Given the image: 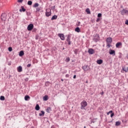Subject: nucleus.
<instances>
[{
  "label": "nucleus",
  "instance_id": "obj_11",
  "mask_svg": "<svg viewBox=\"0 0 128 128\" xmlns=\"http://www.w3.org/2000/svg\"><path fill=\"white\" fill-rule=\"evenodd\" d=\"M26 8H24V7L23 6H21V8L20 9L19 11L20 12H26Z\"/></svg>",
  "mask_w": 128,
  "mask_h": 128
},
{
  "label": "nucleus",
  "instance_id": "obj_18",
  "mask_svg": "<svg viewBox=\"0 0 128 128\" xmlns=\"http://www.w3.org/2000/svg\"><path fill=\"white\" fill-rule=\"evenodd\" d=\"M86 12L88 14H90V8H87L86 10Z\"/></svg>",
  "mask_w": 128,
  "mask_h": 128
},
{
  "label": "nucleus",
  "instance_id": "obj_25",
  "mask_svg": "<svg viewBox=\"0 0 128 128\" xmlns=\"http://www.w3.org/2000/svg\"><path fill=\"white\" fill-rule=\"evenodd\" d=\"M0 100H5L4 96H0Z\"/></svg>",
  "mask_w": 128,
  "mask_h": 128
},
{
  "label": "nucleus",
  "instance_id": "obj_15",
  "mask_svg": "<svg viewBox=\"0 0 128 128\" xmlns=\"http://www.w3.org/2000/svg\"><path fill=\"white\" fill-rule=\"evenodd\" d=\"M75 32H80V28L79 27H76L75 28Z\"/></svg>",
  "mask_w": 128,
  "mask_h": 128
},
{
  "label": "nucleus",
  "instance_id": "obj_12",
  "mask_svg": "<svg viewBox=\"0 0 128 128\" xmlns=\"http://www.w3.org/2000/svg\"><path fill=\"white\" fill-rule=\"evenodd\" d=\"M24 55V51L23 50L20 51V52L19 53V56H22Z\"/></svg>",
  "mask_w": 128,
  "mask_h": 128
},
{
  "label": "nucleus",
  "instance_id": "obj_23",
  "mask_svg": "<svg viewBox=\"0 0 128 128\" xmlns=\"http://www.w3.org/2000/svg\"><path fill=\"white\" fill-rule=\"evenodd\" d=\"M46 16H50L52 14V13L50 12H46Z\"/></svg>",
  "mask_w": 128,
  "mask_h": 128
},
{
  "label": "nucleus",
  "instance_id": "obj_28",
  "mask_svg": "<svg viewBox=\"0 0 128 128\" xmlns=\"http://www.w3.org/2000/svg\"><path fill=\"white\" fill-rule=\"evenodd\" d=\"M40 7H38L36 8V12H40Z\"/></svg>",
  "mask_w": 128,
  "mask_h": 128
},
{
  "label": "nucleus",
  "instance_id": "obj_47",
  "mask_svg": "<svg viewBox=\"0 0 128 128\" xmlns=\"http://www.w3.org/2000/svg\"><path fill=\"white\" fill-rule=\"evenodd\" d=\"M82 69H83V70H84V67L82 68Z\"/></svg>",
  "mask_w": 128,
  "mask_h": 128
},
{
  "label": "nucleus",
  "instance_id": "obj_40",
  "mask_svg": "<svg viewBox=\"0 0 128 128\" xmlns=\"http://www.w3.org/2000/svg\"><path fill=\"white\" fill-rule=\"evenodd\" d=\"M125 24L128 25V20H126L125 22Z\"/></svg>",
  "mask_w": 128,
  "mask_h": 128
},
{
  "label": "nucleus",
  "instance_id": "obj_10",
  "mask_svg": "<svg viewBox=\"0 0 128 128\" xmlns=\"http://www.w3.org/2000/svg\"><path fill=\"white\" fill-rule=\"evenodd\" d=\"M17 70L18 72H22V66H19L17 68Z\"/></svg>",
  "mask_w": 128,
  "mask_h": 128
},
{
  "label": "nucleus",
  "instance_id": "obj_44",
  "mask_svg": "<svg viewBox=\"0 0 128 128\" xmlns=\"http://www.w3.org/2000/svg\"><path fill=\"white\" fill-rule=\"evenodd\" d=\"M25 80H28V78H26L25 79Z\"/></svg>",
  "mask_w": 128,
  "mask_h": 128
},
{
  "label": "nucleus",
  "instance_id": "obj_29",
  "mask_svg": "<svg viewBox=\"0 0 128 128\" xmlns=\"http://www.w3.org/2000/svg\"><path fill=\"white\" fill-rule=\"evenodd\" d=\"M8 50H9V52H12V47H9Z\"/></svg>",
  "mask_w": 128,
  "mask_h": 128
},
{
  "label": "nucleus",
  "instance_id": "obj_9",
  "mask_svg": "<svg viewBox=\"0 0 128 128\" xmlns=\"http://www.w3.org/2000/svg\"><path fill=\"white\" fill-rule=\"evenodd\" d=\"M110 50V54H114V56H116V51H114V50Z\"/></svg>",
  "mask_w": 128,
  "mask_h": 128
},
{
  "label": "nucleus",
  "instance_id": "obj_4",
  "mask_svg": "<svg viewBox=\"0 0 128 128\" xmlns=\"http://www.w3.org/2000/svg\"><path fill=\"white\" fill-rule=\"evenodd\" d=\"M32 28H34V24H30L27 28L28 30H32Z\"/></svg>",
  "mask_w": 128,
  "mask_h": 128
},
{
  "label": "nucleus",
  "instance_id": "obj_41",
  "mask_svg": "<svg viewBox=\"0 0 128 128\" xmlns=\"http://www.w3.org/2000/svg\"><path fill=\"white\" fill-rule=\"evenodd\" d=\"M68 76H70V75L68 74L66 75V78H68Z\"/></svg>",
  "mask_w": 128,
  "mask_h": 128
},
{
  "label": "nucleus",
  "instance_id": "obj_36",
  "mask_svg": "<svg viewBox=\"0 0 128 128\" xmlns=\"http://www.w3.org/2000/svg\"><path fill=\"white\" fill-rule=\"evenodd\" d=\"M100 18H97V20H96V22H100Z\"/></svg>",
  "mask_w": 128,
  "mask_h": 128
},
{
  "label": "nucleus",
  "instance_id": "obj_8",
  "mask_svg": "<svg viewBox=\"0 0 128 128\" xmlns=\"http://www.w3.org/2000/svg\"><path fill=\"white\" fill-rule=\"evenodd\" d=\"M88 52L90 54H94V50L92 48H90L88 50Z\"/></svg>",
  "mask_w": 128,
  "mask_h": 128
},
{
  "label": "nucleus",
  "instance_id": "obj_38",
  "mask_svg": "<svg viewBox=\"0 0 128 128\" xmlns=\"http://www.w3.org/2000/svg\"><path fill=\"white\" fill-rule=\"evenodd\" d=\"M114 116V113H112L110 115V117L112 118V116Z\"/></svg>",
  "mask_w": 128,
  "mask_h": 128
},
{
  "label": "nucleus",
  "instance_id": "obj_19",
  "mask_svg": "<svg viewBox=\"0 0 128 128\" xmlns=\"http://www.w3.org/2000/svg\"><path fill=\"white\" fill-rule=\"evenodd\" d=\"M57 18H58V16L56 15H54V16H52L51 20H56Z\"/></svg>",
  "mask_w": 128,
  "mask_h": 128
},
{
  "label": "nucleus",
  "instance_id": "obj_43",
  "mask_svg": "<svg viewBox=\"0 0 128 128\" xmlns=\"http://www.w3.org/2000/svg\"><path fill=\"white\" fill-rule=\"evenodd\" d=\"M100 94H101L102 96H103V95H104V92H101V93H100Z\"/></svg>",
  "mask_w": 128,
  "mask_h": 128
},
{
  "label": "nucleus",
  "instance_id": "obj_16",
  "mask_svg": "<svg viewBox=\"0 0 128 128\" xmlns=\"http://www.w3.org/2000/svg\"><path fill=\"white\" fill-rule=\"evenodd\" d=\"M96 63L98 64H102V60H98L96 61Z\"/></svg>",
  "mask_w": 128,
  "mask_h": 128
},
{
  "label": "nucleus",
  "instance_id": "obj_6",
  "mask_svg": "<svg viewBox=\"0 0 128 128\" xmlns=\"http://www.w3.org/2000/svg\"><path fill=\"white\" fill-rule=\"evenodd\" d=\"M66 42H68L69 46H70V44H72V42H70V35H68L67 37Z\"/></svg>",
  "mask_w": 128,
  "mask_h": 128
},
{
  "label": "nucleus",
  "instance_id": "obj_33",
  "mask_svg": "<svg viewBox=\"0 0 128 128\" xmlns=\"http://www.w3.org/2000/svg\"><path fill=\"white\" fill-rule=\"evenodd\" d=\"M106 46L110 48V43H106Z\"/></svg>",
  "mask_w": 128,
  "mask_h": 128
},
{
  "label": "nucleus",
  "instance_id": "obj_31",
  "mask_svg": "<svg viewBox=\"0 0 128 128\" xmlns=\"http://www.w3.org/2000/svg\"><path fill=\"white\" fill-rule=\"evenodd\" d=\"M110 114H112V110H110V112H108L107 114L108 116Z\"/></svg>",
  "mask_w": 128,
  "mask_h": 128
},
{
  "label": "nucleus",
  "instance_id": "obj_3",
  "mask_svg": "<svg viewBox=\"0 0 128 128\" xmlns=\"http://www.w3.org/2000/svg\"><path fill=\"white\" fill-rule=\"evenodd\" d=\"M121 14H122V16H124V14H126L128 16V10L123 9L121 11Z\"/></svg>",
  "mask_w": 128,
  "mask_h": 128
},
{
  "label": "nucleus",
  "instance_id": "obj_2",
  "mask_svg": "<svg viewBox=\"0 0 128 128\" xmlns=\"http://www.w3.org/2000/svg\"><path fill=\"white\" fill-rule=\"evenodd\" d=\"M1 20L3 22H6V14L4 13L2 14L1 16Z\"/></svg>",
  "mask_w": 128,
  "mask_h": 128
},
{
  "label": "nucleus",
  "instance_id": "obj_37",
  "mask_svg": "<svg viewBox=\"0 0 128 128\" xmlns=\"http://www.w3.org/2000/svg\"><path fill=\"white\" fill-rule=\"evenodd\" d=\"M66 62H70V58H66Z\"/></svg>",
  "mask_w": 128,
  "mask_h": 128
},
{
  "label": "nucleus",
  "instance_id": "obj_22",
  "mask_svg": "<svg viewBox=\"0 0 128 128\" xmlns=\"http://www.w3.org/2000/svg\"><path fill=\"white\" fill-rule=\"evenodd\" d=\"M38 6H40V4H38V3H35L33 6L34 8H38Z\"/></svg>",
  "mask_w": 128,
  "mask_h": 128
},
{
  "label": "nucleus",
  "instance_id": "obj_34",
  "mask_svg": "<svg viewBox=\"0 0 128 128\" xmlns=\"http://www.w3.org/2000/svg\"><path fill=\"white\" fill-rule=\"evenodd\" d=\"M101 16H102V14L99 13V14H98V18H100Z\"/></svg>",
  "mask_w": 128,
  "mask_h": 128
},
{
  "label": "nucleus",
  "instance_id": "obj_48",
  "mask_svg": "<svg viewBox=\"0 0 128 128\" xmlns=\"http://www.w3.org/2000/svg\"><path fill=\"white\" fill-rule=\"evenodd\" d=\"M86 128V126H84V128Z\"/></svg>",
  "mask_w": 128,
  "mask_h": 128
},
{
  "label": "nucleus",
  "instance_id": "obj_21",
  "mask_svg": "<svg viewBox=\"0 0 128 128\" xmlns=\"http://www.w3.org/2000/svg\"><path fill=\"white\" fill-rule=\"evenodd\" d=\"M30 98V97L28 96H26L24 97L25 100H28Z\"/></svg>",
  "mask_w": 128,
  "mask_h": 128
},
{
  "label": "nucleus",
  "instance_id": "obj_7",
  "mask_svg": "<svg viewBox=\"0 0 128 128\" xmlns=\"http://www.w3.org/2000/svg\"><path fill=\"white\" fill-rule=\"evenodd\" d=\"M58 36H60V40H64V34H58Z\"/></svg>",
  "mask_w": 128,
  "mask_h": 128
},
{
  "label": "nucleus",
  "instance_id": "obj_13",
  "mask_svg": "<svg viewBox=\"0 0 128 128\" xmlns=\"http://www.w3.org/2000/svg\"><path fill=\"white\" fill-rule=\"evenodd\" d=\"M120 46H122V42H118L116 44V48H118V47Z\"/></svg>",
  "mask_w": 128,
  "mask_h": 128
},
{
  "label": "nucleus",
  "instance_id": "obj_1",
  "mask_svg": "<svg viewBox=\"0 0 128 128\" xmlns=\"http://www.w3.org/2000/svg\"><path fill=\"white\" fill-rule=\"evenodd\" d=\"M80 109L81 110H86V106H88V102L86 100H83L81 103H80Z\"/></svg>",
  "mask_w": 128,
  "mask_h": 128
},
{
  "label": "nucleus",
  "instance_id": "obj_27",
  "mask_svg": "<svg viewBox=\"0 0 128 128\" xmlns=\"http://www.w3.org/2000/svg\"><path fill=\"white\" fill-rule=\"evenodd\" d=\"M116 126H120V122H116Z\"/></svg>",
  "mask_w": 128,
  "mask_h": 128
},
{
  "label": "nucleus",
  "instance_id": "obj_24",
  "mask_svg": "<svg viewBox=\"0 0 128 128\" xmlns=\"http://www.w3.org/2000/svg\"><path fill=\"white\" fill-rule=\"evenodd\" d=\"M28 6H32V1H28Z\"/></svg>",
  "mask_w": 128,
  "mask_h": 128
},
{
  "label": "nucleus",
  "instance_id": "obj_46",
  "mask_svg": "<svg viewBox=\"0 0 128 128\" xmlns=\"http://www.w3.org/2000/svg\"><path fill=\"white\" fill-rule=\"evenodd\" d=\"M86 83L88 84V81L86 82Z\"/></svg>",
  "mask_w": 128,
  "mask_h": 128
},
{
  "label": "nucleus",
  "instance_id": "obj_30",
  "mask_svg": "<svg viewBox=\"0 0 128 128\" xmlns=\"http://www.w3.org/2000/svg\"><path fill=\"white\" fill-rule=\"evenodd\" d=\"M76 26H80V22H77Z\"/></svg>",
  "mask_w": 128,
  "mask_h": 128
},
{
  "label": "nucleus",
  "instance_id": "obj_49",
  "mask_svg": "<svg viewBox=\"0 0 128 128\" xmlns=\"http://www.w3.org/2000/svg\"><path fill=\"white\" fill-rule=\"evenodd\" d=\"M51 0V1H52V0Z\"/></svg>",
  "mask_w": 128,
  "mask_h": 128
},
{
  "label": "nucleus",
  "instance_id": "obj_5",
  "mask_svg": "<svg viewBox=\"0 0 128 128\" xmlns=\"http://www.w3.org/2000/svg\"><path fill=\"white\" fill-rule=\"evenodd\" d=\"M106 43L112 44V38L110 37L108 38L106 40Z\"/></svg>",
  "mask_w": 128,
  "mask_h": 128
},
{
  "label": "nucleus",
  "instance_id": "obj_42",
  "mask_svg": "<svg viewBox=\"0 0 128 128\" xmlns=\"http://www.w3.org/2000/svg\"><path fill=\"white\" fill-rule=\"evenodd\" d=\"M73 78H76V76L74 75V76H73Z\"/></svg>",
  "mask_w": 128,
  "mask_h": 128
},
{
  "label": "nucleus",
  "instance_id": "obj_20",
  "mask_svg": "<svg viewBox=\"0 0 128 128\" xmlns=\"http://www.w3.org/2000/svg\"><path fill=\"white\" fill-rule=\"evenodd\" d=\"M35 110H40V105L37 104L36 106Z\"/></svg>",
  "mask_w": 128,
  "mask_h": 128
},
{
  "label": "nucleus",
  "instance_id": "obj_32",
  "mask_svg": "<svg viewBox=\"0 0 128 128\" xmlns=\"http://www.w3.org/2000/svg\"><path fill=\"white\" fill-rule=\"evenodd\" d=\"M49 84H50V82H46L45 86H48Z\"/></svg>",
  "mask_w": 128,
  "mask_h": 128
},
{
  "label": "nucleus",
  "instance_id": "obj_26",
  "mask_svg": "<svg viewBox=\"0 0 128 128\" xmlns=\"http://www.w3.org/2000/svg\"><path fill=\"white\" fill-rule=\"evenodd\" d=\"M50 110H51L50 108H48L46 110V112H50Z\"/></svg>",
  "mask_w": 128,
  "mask_h": 128
},
{
  "label": "nucleus",
  "instance_id": "obj_45",
  "mask_svg": "<svg viewBox=\"0 0 128 128\" xmlns=\"http://www.w3.org/2000/svg\"><path fill=\"white\" fill-rule=\"evenodd\" d=\"M62 82H64V79H61Z\"/></svg>",
  "mask_w": 128,
  "mask_h": 128
},
{
  "label": "nucleus",
  "instance_id": "obj_39",
  "mask_svg": "<svg viewBox=\"0 0 128 128\" xmlns=\"http://www.w3.org/2000/svg\"><path fill=\"white\" fill-rule=\"evenodd\" d=\"M23 0H18V2H22Z\"/></svg>",
  "mask_w": 128,
  "mask_h": 128
},
{
  "label": "nucleus",
  "instance_id": "obj_17",
  "mask_svg": "<svg viewBox=\"0 0 128 128\" xmlns=\"http://www.w3.org/2000/svg\"><path fill=\"white\" fill-rule=\"evenodd\" d=\"M40 116H44V111H41L40 113L39 114Z\"/></svg>",
  "mask_w": 128,
  "mask_h": 128
},
{
  "label": "nucleus",
  "instance_id": "obj_14",
  "mask_svg": "<svg viewBox=\"0 0 128 128\" xmlns=\"http://www.w3.org/2000/svg\"><path fill=\"white\" fill-rule=\"evenodd\" d=\"M48 100V95H46L44 96L43 97V100L46 101Z\"/></svg>",
  "mask_w": 128,
  "mask_h": 128
},
{
  "label": "nucleus",
  "instance_id": "obj_35",
  "mask_svg": "<svg viewBox=\"0 0 128 128\" xmlns=\"http://www.w3.org/2000/svg\"><path fill=\"white\" fill-rule=\"evenodd\" d=\"M32 66V64H30L27 65V68H30Z\"/></svg>",
  "mask_w": 128,
  "mask_h": 128
}]
</instances>
